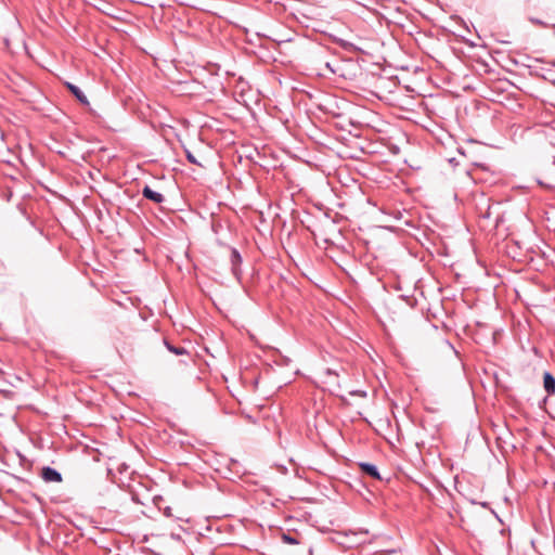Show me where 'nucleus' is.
Returning <instances> with one entry per match:
<instances>
[{"label": "nucleus", "mask_w": 555, "mask_h": 555, "mask_svg": "<svg viewBox=\"0 0 555 555\" xmlns=\"http://www.w3.org/2000/svg\"><path fill=\"white\" fill-rule=\"evenodd\" d=\"M164 515H166L167 517H171L172 516L171 507H166L164 509Z\"/></svg>", "instance_id": "nucleus-18"}, {"label": "nucleus", "mask_w": 555, "mask_h": 555, "mask_svg": "<svg viewBox=\"0 0 555 555\" xmlns=\"http://www.w3.org/2000/svg\"><path fill=\"white\" fill-rule=\"evenodd\" d=\"M489 370L492 372V375H493V377H494V382H495V383H499V382H500V377H499V375H498V372H496L495 367L490 366V367H489Z\"/></svg>", "instance_id": "nucleus-15"}, {"label": "nucleus", "mask_w": 555, "mask_h": 555, "mask_svg": "<svg viewBox=\"0 0 555 555\" xmlns=\"http://www.w3.org/2000/svg\"><path fill=\"white\" fill-rule=\"evenodd\" d=\"M543 385H544V389L547 393V396L543 399V402L545 403L547 400V397L555 392V384H543Z\"/></svg>", "instance_id": "nucleus-11"}, {"label": "nucleus", "mask_w": 555, "mask_h": 555, "mask_svg": "<svg viewBox=\"0 0 555 555\" xmlns=\"http://www.w3.org/2000/svg\"><path fill=\"white\" fill-rule=\"evenodd\" d=\"M528 370L539 371L541 375L542 382H555V377L553 374L545 369V362L543 360H538L532 367H528Z\"/></svg>", "instance_id": "nucleus-3"}, {"label": "nucleus", "mask_w": 555, "mask_h": 555, "mask_svg": "<svg viewBox=\"0 0 555 555\" xmlns=\"http://www.w3.org/2000/svg\"><path fill=\"white\" fill-rule=\"evenodd\" d=\"M185 157L188 159L189 163L193 164V165H201L198 163V160L196 159V157L193 155V153L189 150H185Z\"/></svg>", "instance_id": "nucleus-12"}, {"label": "nucleus", "mask_w": 555, "mask_h": 555, "mask_svg": "<svg viewBox=\"0 0 555 555\" xmlns=\"http://www.w3.org/2000/svg\"><path fill=\"white\" fill-rule=\"evenodd\" d=\"M0 392L3 393L4 397H10L12 395V391L5 389H0Z\"/></svg>", "instance_id": "nucleus-19"}, {"label": "nucleus", "mask_w": 555, "mask_h": 555, "mask_svg": "<svg viewBox=\"0 0 555 555\" xmlns=\"http://www.w3.org/2000/svg\"><path fill=\"white\" fill-rule=\"evenodd\" d=\"M66 88L69 90V92L82 104V105H89L88 98L86 94L80 90L79 87H77L74 83L66 82Z\"/></svg>", "instance_id": "nucleus-6"}, {"label": "nucleus", "mask_w": 555, "mask_h": 555, "mask_svg": "<svg viewBox=\"0 0 555 555\" xmlns=\"http://www.w3.org/2000/svg\"><path fill=\"white\" fill-rule=\"evenodd\" d=\"M164 345L166 346V348L170 352H172L176 356L188 354V351H186V349L184 347H182V346H175L168 339H164Z\"/></svg>", "instance_id": "nucleus-8"}, {"label": "nucleus", "mask_w": 555, "mask_h": 555, "mask_svg": "<svg viewBox=\"0 0 555 555\" xmlns=\"http://www.w3.org/2000/svg\"><path fill=\"white\" fill-rule=\"evenodd\" d=\"M533 374L531 376H527L528 378H534V379H540L541 378V375L539 374V371H532Z\"/></svg>", "instance_id": "nucleus-16"}, {"label": "nucleus", "mask_w": 555, "mask_h": 555, "mask_svg": "<svg viewBox=\"0 0 555 555\" xmlns=\"http://www.w3.org/2000/svg\"><path fill=\"white\" fill-rule=\"evenodd\" d=\"M281 540L286 544L297 545L299 544V540L289 533H282Z\"/></svg>", "instance_id": "nucleus-9"}, {"label": "nucleus", "mask_w": 555, "mask_h": 555, "mask_svg": "<svg viewBox=\"0 0 555 555\" xmlns=\"http://www.w3.org/2000/svg\"><path fill=\"white\" fill-rule=\"evenodd\" d=\"M242 256L240 254V251L234 248V247H231L230 248V263H231V271L233 273V275L237 279H240L241 274H242V270H241V264H242Z\"/></svg>", "instance_id": "nucleus-2"}, {"label": "nucleus", "mask_w": 555, "mask_h": 555, "mask_svg": "<svg viewBox=\"0 0 555 555\" xmlns=\"http://www.w3.org/2000/svg\"><path fill=\"white\" fill-rule=\"evenodd\" d=\"M118 386L122 387L125 386L126 384H117ZM111 389L116 393V395H120L121 392L126 391L127 393L131 395L132 391L131 390H127V389H121V388H117L115 386H112Z\"/></svg>", "instance_id": "nucleus-13"}, {"label": "nucleus", "mask_w": 555, "mask_h": 555, "mask_svg": "<svg viewBox=\"0 0 555 555\" xmlns=\"http://www.w3.org/2000/svg\"><path fill=\"white\" fill-rule=\"evenodd\" d=\"M359 466H360L362 473L369 475L370 477H372V478H374L376 480L380 479L379 472H378L377 467L374 464H371V463H360Z\"/></svg>", "instance_id": "nucleus-7"}, {"label": "nucleus", "mask_w": 555, "mask_h": 555, "mask_svg": "<svg viewBox=\"0 0 555 555\" xmlns=\"http://www.w3.org/2000/svg\"><path fill=\"white\" fill-rule=\"evenodd\" d=\"M554 164H555V158H554Z\"/></svg>", "instance_id": "nucleus-20"}, {"label": "nucleus", "mask_w": 555, "mask_h": 555, "mask_svg": "<svg viewBox=\"0 0 555 555\" xmlns=\"http://www.w3.org/2000/svg\"><path fill=\"white\" fill-rule=\"evenodd\" d=\"M41 477L47 482H61L62 475L56 469L52 467H43L41 472Z\"/></svg>", "instance_id": "nucleus-4"}, {"label": "nucleus", "mask_w": 555, "mask_h": 555, "mask_svg": "<svg viewBox=\"0 0 555 555\" xmlns=\"http://www.w3.org/2000/svg\"><path fill=\"white\" fill-rule=\"evenodd\" d=\"M554 85H555V81H554Z\"/></svg>", "instance_id": "nucleus-21"}, {"label": "nucleus", "mask_w": 555, "mask_h": 555, "mask_svg": "<svg viewBox=\"0 0 555 555\" xmlns=\"http://www.w3.org/2000/svg\"><path fill=\"white\" fill-rule=\"evenodd\" d=\"M529 21H530L532 24H534V25H539V26H543V27H545V26H546V24H545L543 21H541L540 18L529 17Z\"/></svg>", "instance_id": "nucleus-14"}, {"label": "nucleus", "mask_w": 555, "mask_h": 555, "mask_svg": "<svg viewBox=\"0 0 555 555\" xmlns=\"http://www.w3.org/2000/svg\"><path fill=\"white\" fill-rule=\"evenodd\" d=\"M142 195L144 198L156 204H162L165 201V196L162 193L154 191L149 185L142 189Z\"/></svg>", "instance_id": "nucleus-5"}, {"label": "nucleus", "mask_w": 555, "mask_h": 555, "mask_svg": "<svg viewBox=\"0 0 555 555\" xmlns=\"http://www.w3.org/2000/svg\"><path fill=\"white\" fill-rule=\"evenodd\" d=\"M348 395L352 398H361V399H363L367 396L365 390H360V389H351L348 391Z\"/></svg>", "instance_id": "nucleus-10"}, {"label": "nucleus", "mask_w": 555, "mask_h": 555, "mask_svg": "<svg viewBox=\"0 0 555 555\" xmlns=\"http://www.w3.org/2000/svg\"><path fill=\"white\" fill-rule=\"evenodd\" d=\"M337 396L340 398V400L346 403V404H351V402L348 400V398L346 396H343V395H338Z\"/></svg>", "instance_id": "nucleus-17"}, {"label": "nucleus", "mask_w": 555, "mask_h": 555, "mask_svg": "<svg viewBox=\"0 0 555 555\" xmlns=\"http://www.w3.org/2000/svg\"><path fill=\"white\" fill-rule=\"evenodd\" d=\"M369 531L365 529L348 530L336 533V541L345 547H354L367 541Z\"/></svg>", "instance_id": "nucleus-1"}]
</instances>
